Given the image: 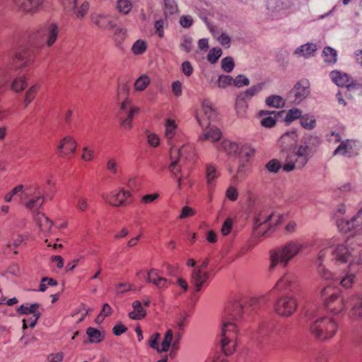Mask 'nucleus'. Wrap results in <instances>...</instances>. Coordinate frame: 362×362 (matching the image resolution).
<instances>
[{
  "mask_svg": "<svg viewBox=\"0 0 362 362\" xmlns=\"http://www.w3.org/2000/svg\"><path fill=\"white\" fill-rule=\"evenodd\" d=\"M209 262L204 260L201 265L193 269L191 272V284L193 286L194 292L201 291L202 286L206 283L209 273L204 272V269L208 266Z\"/></svg>",
  "mask_w": 362,
  "mask_h": 362,
  "instance_id": "11",
  "label": "nucleus"
},
{
  "mask_svg": "<svg viewBox=\"0 0 362 362\" xmlns=\"http://www.w3.org/2000/svg\"><path fill=\"white\" fill-rule=\"evenodd\" d=\"M132 307L134 310L129 313V318L138 320L144 318L146 316V312L142 307L141 303L139 300L134 301L132 303Z\"/></svg>",
  "mask_w": 362,
  "mask_h": 362,
  "instance_id": "27",
  "label": "nucleus"
},
{
  "mask_svg": "<svg viewBox=\"0 0 362 362\" xmlns=\"http://www.w3.org/2000/svg\"><path fill=\"white\" fill-rule=\"evenodd\" d=\"M40 305L39 303H33L31 304L30 306H28V304L26 305H21L18 309L17 312L21 315H26V314H37L40 313L36 310L37 308H40Z\"/></svg>",
  "mask_w": 362,
  "mask_h": 362,
  "instance_id": "36",
  "label": "nucleus"
},
{
  "mask_svg": "<svg viewBox=\"0 0 362 362\" xmlns=\"http://www.w3.org/2000/svg\"><path fill=\"white\" fill-rule=\"evenodd\" d=\"M274 330L267 324H262L259 326L257 330L254 332L252 337L257 339H264L265 337H274L273 334Z\"/></svg>",
  "mask_w": 362,
  "mask_h": 362,
  "instance_id": "28",
  "label": "nucleus"
},
{
  "mask_svg": "<svg viewBox=\"0 0 362 362\" xmlns=\"http://www.w3.org/2000/svg\"><path fill=\"white\" fill-rule=\"evenodd\" d=\"M247 103L246 100H243L238 95L235 101V110L239 116L243 117L246 112L247 108Z\"/></svg>",
  "mask_w": 362,
  "mask_h": 362,
  "instance_id": "41",
  "label": "nucleus"
},
{
  "mask_svg": "<svg viewBox=\"0 0 362 362\" xmlns=\"http://www.w3.org/2000/svg\"><path fill=\"white\" fill-rule=\"evenodd\" d=\"M281 216L274 212L262 211L257 214L254 221L255 235H267L269 231L281 222Z\"/></svg>",
  "mask_w": 362,
  "mask_h": 362,
  "instance_id": "8",
  "label": "nucleus"
},
{
  "mask_svg": "<svg viewBox=\"0 0 362 362\" xmlns=\"http://www.w3.org/2000/svg\"><path fill=\"white\" fill-rule=\"evenodd\" d=\"M41 315V313H37L35 315H33L31 317H28L27 318L23 319V328L25 329L28 327H33L35 326L37 320L40 318Z\"/></svg>",
  "mask_w": 362,
  "mask_h": 362,
  "instance_id": "50",
  "label": "nucleus"
},
{
  "mask_svg": "<svg viewBox=\"0 0 362 362\" xmlns=\"http://www.w3.org/2000/svg\"><path fill=\"white\" fill-rule=\"evenodd\" d=\"M305 317L310 332L315 337H322V339H329L334 337L337 325L333 319L321 317L314 306L306 311Z\"/></svg>",
  "mask_w": 362,
  "mask_h": 362,
  "instance_id": "4",
  "label": "nucleus"
},
{
  "mask_svg": "<svg viewBox=\"0 0 362 362\" xmlns=\"http://www.w3.org/2000/svg\"><path fill=\"white\" fill-rule=\"evenodd\" d=\"M315 362H330L328 353L324 351H320L315 357Z\"/></svg>",
  "mask_w": 362,
  "mask_h": 362,
  "instance_id": "64",
  "label": "nucleus"
},
{
  "mask_svg": "<svg viewBox=\"0 0 362 362\" xmlns=\"http://www.w3.org/2000/svg\"><path fill=\"white\" fill-rule=\"evenodd\" d=\"M164 1V13L165 16L173 15L177 11V5L175 0Z\"/></svg>",
  "mask_w": 362,
  "mask_h": 362,
  "instance_id": "40",
  "label": "nucleus"
},
{
  "mask_svg": "<svg viewBox=\"0 0 362 362\" xmlns=\"http://www.w3.org/2000/svg\"><path fill=\"white\" fill-rule=\"evenodd\" d=\"M266 104L272 107L280 108L284 106V100L280 96L277 95H272L269 96L266 100Z\"/></svg>",
  "mask_w": 362,
  "mask_h": 362,
  "instance_id": "35",
  "label": "nucleus"
},
{
  "mask_svg": "<svg viewBox=\"0 0 362 362\" xmlns=\"http://www.w3.org/2000/svg\"><path fill=\"white\" fill-rule=\"evenodd\" d=\"M23 189V185H19L15 188H13L11 192H9L7 194H6L4 199L6 202H10L12 200V197L17 194L18 192H21Z\"/></svg>",
  "mask_w": 362,
  "mask_h": 362,
  "instance_id": "58",
  "label": "nucleus"
},
{
  "mask_svg": "<svg viewBox=\"0 0 362 362\" xmlns=\"http://www.w3.org/2000/svg\"><path fill=\"white\" fill-rule=\"evenodd\" d=\"M250 84V80L245 75L240 74L234 78V86L238 88H241Z\"/></svg>",
  "mask_w": 362,
  "mask_h": 362,
  "instance_id": "52",
  "label": "nucleus"
},
{
  "mask_svg": "<svg viewBox=\"0 0 362 362\" xmlns=\"http://www.w3.org/2000/svg\"><path fill=\"white\" fill-rule=\"evenodd\" d=\"M297 306L296 300L291 296H284L279 298L274 305L276 312L282 316H289Z\"/></svg>",
  "mask_w": 362,
  "mask_h": 362,
  "instance_id": "14",
  "label": "nucleus"
},
{
  "mask_svg": "<svg viewBox=\"0 0 362 362\" xmlns=\"http://www.w3.org/2000/svg\"><path fill=\"white\" fill-rule=\"evenodd\" d=\"M361 235L348 238L345 243L336 245L332 253L333 258L341 262H350V265L362 264V243Z\"/></svg>",
  "mask_w": 362,
  "mask_h": 362,
  "instance_id": "3",
  "label": "nucleus"
},
{
  "mask_svg": "<svg viewBox=\"0 0 362 362\" xmlns=\"http://www.w3.org/2000/svg\"><path fill=\"white\" fill-rule=\"evenodd\" d=\"M293 5V0H267V8L272 18H281Z\"/></svg>",
  "mask_w": 362,
  "mask_h": 362,
  "instance_id": "13",
  "label": "nucleus"
},
{
  "mask_svg": "<svg viewBox=\"0 0 362 362\" xmlns=\"http://www.w3.org/2000/svg\"><path fill=\"white\" fill-rule=\"evenodd\" d=\"M349 306L351 307L350 317L362 319V296H353L349 301Z\"/></svg>",
  "mask_w": 362,
  "mask_h": 362,
  "instance_id": "19",
  "label": "nucleus"
},
{
  "mask_svg": "<svg viewBox=\"0 0 362 362\" xmlns=\"http://www.w3.org/2000/svg\"><path fill=\"white\" fill-rule=\"evenodd\" d=\"M132 8V4L129 0H119L117 1V8L119 12L127 14Z\"/></svg>",
  "mask_w": 362,
  "mask_h": 362,
  "instance_id": "51",
  "label": "nucleus"
},
{
  "mask_svg": "<svg viewBox=\"0 0 362 362\" xmlns=\"http://www.w3.org/2000/svg\"><path fill=\"white\" fill-rule=\"evenodd\" d=\"M329 76L332 81L338 86H346L347 88L351 80L348 74L337 70L331 71Z\"/></svg>",
  "mask_w": 362,
  "mask_h": 362,
  "instance_id": "25",
  "label": "nucleus"
},
{
  "mask_svg": "<svg viewBox=\"0 0 362 362\" xmlns=\"http://www.w3.org/2000/svg\"><path fill=\"white\" fill-rule=\"evenodd\" d=\"M319 295L321 301L334 315L341 313L347 303L341 295L340 288L331 284L323 286L320 289Z\"/></svg>",
  "mask_w": 362,
  "mask_h": 362,
  "instance_id": "6",
  "label": "nucleus"
},
{
  "mask_svg": "<svg viewBox=\"0 0 362 362\" xmlns=\"http://www.w3.org/2000/svg\"><path fill=\"white\" fill-rule=\"evenodd\" d=\"M298 138L296 131L291 130L285 132L279 139L281 151L283 154L286 153L285 164L283 166V170L286 172L292 171L295 168H303L312 158L320 144L317 136L305 135L300 144L296 147Z\"/></svg>",
  "mask_w": 362,
  "mask_h": 362,
  "instance_id": "1",
  "label": "nucleus"
},
{
  "mask_svg": "<svg viewBox=\"0 0 362 362\" xmlns=\"http://www.w3.org/2000/svg\"><path fill=\"white\" fill-rule=\"evenodd\" d=\"M176 124L175 121L172 119H168L165 123V137L168 140L173 139L176 129Z\"/></svg>",
  "mask_w": 362,
  "mask_h": 362,
  "instance_id": "45",
  "label": "nucleus"
},
{
  "mask_svg": "<svg viewBox=\"0 0 362 362\" xmlns=\"http://www.w3.org/2000/svg\"><path fill=\"white\" fill-rule=\"evenodd\" d=\"M237 341H220L219 347L226 356L233 354L237 349Z\"/></svg>",
  "mask_w": 362,
  "mask_h": 362,
  "instance_id": "30",
  "label": "nucleus"
},
{
  "mask_svg": "<svg viewBox=\"0 0 362 362\" xmlns=\"http://www.w3.org/2000/svg\"><path fill=\"white\" fill-rule=\"evenodd\" d=\"M302 116V112L298 108H292L286 114L284 121L286 124H290L293 121L300 119Z\"/></svg>",
  "mask_w": 362,
  "mask_h": 362,
  "instance_id": "39",
  "label": "nucleus"
},
{
  "mask_svg": "<svg viewBox=\"0 0 362 362\" xmlns=\"http://www.w3.org/2000/svg\"><path fill=\"white\" fill-rule=\"evenodd\" d=\"M310 83L307 79L298 81L290 90L288 98L298 105L305 100L310 94Z\"/></svg>",
  "mask_w": 362,
  "mask_h": 362,
  "instance_id": "12",
  "label": "nucleus"
},
{
  "mask_svg": "<svg viewBox=\"0 0 362 362\" xmlns=\"http://www.w3.org/2000/svg\"><path fill=\"white\" fill-rule=\"evenodd\" d=\"M234 66L235 64L231 57H226L221 59V68L226 73H230Z\"/></svg>",
  "mask_w": 362,
  "mask_h": 362,
  "instance_id": "47",
  "label": "nucleus"
},
{
  "mask_svg": "<svg viewBox=\"0 0 362 362\" xmlns=\"http://www.w3.org/2000/svg\"><path fill=\"white\" fill-rule=\"evenodd\" d=\"M76 199H77V202L76 204V208L81 211H86L88 207V199L84 197H76Z\"/></svg>",
  "mask_w": 362,
  "mask_h": 362,
  "instance_id": "55",
  "label": "nucleus"
},
{
  "mask_svg": "<svg viewBox=\"0 0 362 362\" xmlns=\"http://www.w3.org/2000/svg\"><path fill=\"white\" fill-rule=\"evenodd\" d=\"M175 333L173 332L172 329H169L167 330V332L165 334L164 338L163 339H173V336H175L176 339H180L182 335V329H176L175 328Z\"/></svg>",
  "mask_w": 362,
  "mask_h": 362,
  "instance_id": "56",
  "label": "nucleus"
},
{
  "mask_svg": "<svg viewBox=\"0 0 362 362\" xmlns=\"http://www.w3.org/2000/svg\"><path fill=\"white\" fill-rule=\"evenodd\" d=\"M36 93V86H32L25 94V105L27 107L28 104L34 99Z\"/></svg>",
  "mask_w": 362,
  "mask_h": 362,
  "instance_id": "57",
  "label": "nucleus"
},
{
  "mask_svg": "<svg viewBox=\"0 0 362 362\" xmlns=\"http://www.w3.org/2000/svg\"><path fill=\"white\" fill-rule=\"evenodd\" d=\"M63 141L66 144L67 151L71 153H74L76 148V143L75 140L72 137L67 136L63 139Z\"/></svg>",
  "mask_w": 362,
  "mask_h": 362,
  "instance_id": "53",
  "label": "nucleus"
},
{
  "mask_svg": "<svg viewBox=\"0 0 362 362\" xmlns=\"http://www.w3.org/2000/svg\"><path fill=\"white\" fill-rule=\"evenodd\" d=\"M120 110L125 116L121 119V124L125 128H132V118L139 112V108L132 105L131 101L127 98L122 103Z\"/></svg>",
  "mask_w": 362,
  "mask_h": 362,
  "instance_id": "15",
  "label": "nucleus"
},
{
  "mask_svg": "<svg viewBox=\"0 0 362 362\" xmlns=\"http://www.w3.org/2000/svg\"><path fill=\"white\" fill-rule=\"evenodd\" d=\"M324 61L327 64H334L337 62V52L331 47H325L322 51Z\"/></svg>",
  "mask_w": 362,
  "mask_h": 362,
  "instance_id": "31",
  "label": "nucleus"
},
{
  "mask_svg": "<svg viewBox=\"0 0 362 362\" xmlns=\"http://www.w3.org/2000/svg\"><path fill=\"white\" fill-rule=\"evenodd\" d=\"M146 48L147 46L145 41L138 40L134 43L132 50L135 54H141L146 50Z\"/></svg>",
  "mask_w": 362,
  "mask_h": 362,
  "instance_id": "48",
  "label": "nucleus"
},
{
  "mask_svg": "<svg viewBox=\"0 0 362 362\" xmlns=\"http://www.w3.org/2000/svg\"><path fill=\"white\" fill-rule=\"evenodd\" d=\"M168 282H170L167 279L158 276L154 282V285L158 288V289H164L168 287Z\"/></svg>",
  "mask_w": 362,
  "mask_h": 362,
  "instance_id": "60",
  "label": "nucleus"
},
{
  "mask_svg": "<svg viewBox=\"0 0 362 362\" xmlns=\"http://www.w3.org/2000/svg\"><path fill=\"white\" fill-rule=\"evenodd\" d=\"M133 286L132 285L128 283H120L117 285L116 287V293H123L126 291H132Z\"/></svg>",
  "mask_w": 362,
  "mask_h": 362,
  "instance_id": "61",
  "label": "nucleus"
},
{
  "mask_svg": "<svg viewBox=\"0 0 362 362\" xmlns=\"http://www.w3.org/2000/svg\"><path fill=\"white\" fill-rule=\"evenodd\" d=\"M148 341L149 346L156 349L158 353L166 352L168 351L172 341Z\"/></svg>",
  "mask_w": 362,
  "mask_h": 362,
  "instance_id": "33",
  "label": "nucleus"
},
{
  "mask_svg": "<svg viewBox=\"0 0 362 362\" xmlns=\"http://www.w3.org/2000/svg\"><path fill=\"white\" fill-rule=\"evenodd\" d=\"M184 149V146L181 147L178 150L179 157L182 156V151ZM174 151V147H172L170 148V159L172 160L171 163L170 164L168 169L170 172L171 173L173 177H177V176H180V173H182V164L180 163L181 159L180 158H177L175 159H173V152Z\"/></svg>",
  "mask_w": 362,
  "mask_h": 362,
  "instance_id": "20",
  "label": "nucleus"
},
{
  "mask_svg": "<svg viewBox=\"0 0 362 362\" xmlns=\"http://www.w3.org/2000/svg\"><path fill=\"white\" fill-rule=\"evenodd\" d=\"M45 199L44 195L38 194L31 198L25 205L28 209H39L43 205Z\"/></svg>",
  "mask_w": 362,
  "mask_h": 362,
  "instance_id": "34",
  "label": "nucleus"
},
{
  "mask_svg": "<svg viewBox=\"0 0 362 362\" xmlns=\"http://www.w3.org/2000/svg\"><path fill=\"white\" fill-rule=\"evenodd\" d=\"M222 49L219 47L212 48L208 55L207 59L211 64H215L222 55Z\"/></svg>",
  "mask_w": 362,
  "mask_h": 362,
  "instance_id": "44",
  "label": "nucleus"
},
{
  "mask_svg": "<svg viewBox=\"0 0 362 362\" xmlns=\"http://www.w3.org/2000/svg\"><path fill=\"white\" fill-rule=\"evenodd\" d=\"M92 21L103 29H112L115 28L111 18L107 14H93L91 16Z\"/></svg>",
  "mask_w": 362,
  "mask_h": 362,
  "instance_id": "21",
  "label": "nucleus"
},
{
  "mask_svg": "<svg viewBox=\"0 0 362 362\" xmlns=\"http://www.w3.org/2000/svg\"><path fill=\"white\" fill-rule=\"evenodd\" d=\"M304 247V245L298 240H291L271 252V264L269 270L273 269L278 264L284 267L293 259Z\"/></svg>",
  "mask_w": 362,
  "mask_h": 362,
  "instance_id": "5",
  "label": "nucleus"
},
{
  "mask_svg": "<svg viewBox=\"0 0 362 362\" xmlns=\"http://www.w3.org/2000/svg\"><path fill=\"white\" fill-rule=\"evenodd\" d=\"M264 86V83H257L246 90L239 93L238 95L240 97L241 100H245L247 102H249L253 96L257 95L262 90Z\"/></svg>",
  "mask_w": 362,
  "mask_h": 362,
  "instance_id": "26",
  "label": "nucleus"
},
{
  "mask_svg": "<svg viewBox=\"0 0 362 362\" xmlns=\"http://www.w3.org/2000/svg\"><path fill=\"white\" fill-rule=\"evenodd\" d=\"M218 41L219 43L226 47H229L230 45L231 39L226 33H222L218 37Z\"/></svg>",
  "mask_w": 362,
  "mask_h": 362,
  "instance_id": "63",
  "label": "nucleus"
},
{
  "mask_svg": "<svg viewBox=\"0 0 362 362\" xmlns=\"http://www.w3.org/2000/svg\"><path fill=\"white\" fill-rule=\"evenodd\" d=\"M343 224L344 226L341 227V230H351L356 228V233H358L362 229V228H357L360 225H362V207L351 220L342 221L341 225Z\"/></svg>",
  "mask_w": 362,
  "mask_h": 362,
  "instance_id": "22",
  "label": "nucleus"
},
{
  "mask_svg": "<svg viewBox=\"0 0 362 362\" xmlns=\"http://www.w3.org/2000/svg\"><path fill=\"white\" fill-rule=\"evenodd\" d=\"M86 334L89 339H100L105 337V332H100L93 327H88L86 330Z\"/></svg>",
  "mask_w": 362,
  "mask_h": 362,
  "instance_id": "46",
  "label": "nucleus"
},
{
  "mask_svg": "<svg viewBox=\"0 0 362 362\" xmlns=\"http://www.w3.org/2000/svg\"><path fill=\"white\" fill-rule=\"evenodd\" d=\"M218 86L221 88H225L228 86L234 85V78L229 75H220L217 81Z\"/></svg>",
  "mask_w": 362,
  "mask_h": 362,
  "instance_id": "42",
  "label": "nucleus"
},
{
  "mask_svg": "<svg viewBox=\"0 0 362 362\" xmlns=\"http://www.w3.org/2000/svg\"><path fill=\"white\" fill-rule=\"evenodd\" d=\"M281 167V163L276 159L271 160L266 165V168L271 173H277Z\"/></svg>",
  "mask_w": 362,
  "mask_h": 362,
  "instance_id": "54",
  "label": "nucleus"
},
{
  "mask_svg": "<svg viewBox=\"0 0 362 362\" xmlns=\"http://www.w3.org/2000/svg\"><path fill=\"white\" fill-rule=\"evenodd\" d=\"M339 243H337L336 239L332 238L329 240H326V243L323 244V245L325 246V248L322 249L319 253L317 258L315 262V264L317 267L318 272L320 275L325 279H329L332 277V274L331 272H329L328 269H325V267L322 265V262L327 253L330 254L331 259L333 261H335L336 262L341 263V262L337 261L333 258L332 251L333 248L336 246V245H338Z\"/></svg>",
  "mask_w": 362,
  "mask_h": 362,
  "instance_id": "10",
  "label": "nucleus"
},
{
  "mask_svg": "<svg viewBox=\"0 0 362 362\" xmlns=\"http://www.w3.org/2000/svg\"><path fill=\"white\" fill-rule=\"evenodd\" d=\"M83 153L81 156V158L85 161H90L93 159L94 156L93 150L89 148L88 147H84L83 148Z\"/></svg>",
  "mask_w": 362,
  "mask_h": 362,
  "instance_id": "62",
  "label": "nucleus"
},
{
  "mask_svg": "<svg viewBox=\"0 0 362 362\" xmlns=\"http://www.w3.org/2000/svg\"><path fill=\"white\" fill-rule=\"evenodd\" d=\"M269 115H270V112L267 110H261L259 112V117L266 116L261 120V124L264 127L270 128V127H274L276 124L275 117H272Z\"/></svg>",
  "mask_w": 362,
  "mask_h": 362,
  "instance_id": "32",
  "label": "nucleus"
},
{
  "mask_svg": "<svg viewBox=\"0 0 362 362\" xmlns=\"http://www.w3.org/2000/svg\"><path fill=\"white\" fill-rule=\"evenodd\" d=\"M297 288V283L295 277L291 274H286L283 276L276 284L275 288L284 291L293 292Z\"/></svg>",
  "mask_w": 362,
  "mask_h": 362,
  "instance_id": "18",
  "label": "nucleus"
},
{
  "mask_svg": "<svg viewBox=\"0 0 362 362\" xmlns=\"http://www.w3.org/2000/svg\"><path fill=\"white\" fill-rule=\"evenodd\" d=\"M192 38L189 36H185L180 45L181 48L183 49L185 52H189L192 49Z\"/></svg>",
  "mask_w": 362,
  "mask_h": 362,
  "instance_id": "59",
  "label": "nucleus"
},
{
  "mask_svg": "<svg viewBox=\"0 0 362 362\" xmlns=\"http://www.w3.org/2000/svg\"><path fill=\"white\" fill-rule=\"evenodd\" d=\"M354 264H354L353 265L349 264V272L347 274H346L339 281V284L341 286V287L346 289L351 288L356 281V275L354 273L352 269H351V267H354Z\"/></svg>",
  "mask_w": 362,
  "mask_h": 362,
  "instance_id": "29",
  "label": "nucleus"
},
{
  "mask_svg": "<svg viewBox=\"0 0 362 362\" xmlns=\"http://www.w3.org/2000/svg\"><path fill=\"white\" fill-rule=\"evenodd\" d=\"M59 34V28L57 24L50 23L44 30V38L48 47H51L55 42Z\"/></svg>",
  "mask_w": 362,
  "mask_h": 362,
  "instance_id": "23",
  "label": "nucleus"
},
{
  "mask_svg": "<svg viewBox=\"0 0 362 362\" xmlns=\"http://www.w3.org/2000/svg\"><path fill=\"white\" fill-rule=\"evenodd\" d=\"M224 150L230 155H235L239 153V146L237 143L227 141L223 144Z\"/></svg>",
  "mask_w": 362,
  "mask_h": 362,
  "instance_id": "43",
  "label": "nucleus"
},
{
  "mask_svg": "<svg viewBox=\"0 0 362 362\" xmlns=\"http://www.w3.org/2000/svg\"><path fill=\"white\" fill-rule=\"evenodd\" d=\"M329 140L340 142V144L333 152L334 156L341 155L351 158L357 154L358 142L356 140L346 139L342 141L340 134L337 132H332L329 136Z\"/></svg>",
  "mask_w": 362,
  "mask_h": 362,
  "instance_id": "9",
  "label": "nucleus"
},
{
  "mask_svg": "<svg viewBox=\"0 0 362 362\" xmlns=\"http://www.w3.org/2000/svg\"><path fill=\"white\" fill-rule=\"evenodd\" d=\"M218 177V174L214 165L209 164L206 169V179L207 185L211 187L213 185V182L215 179Z\"/></svg>",
  "mask_w": 362,
  "mask_h": 362,
  "instance_id": "38",
  "label": "nucleus"
},
{
  "mask_svg": "<svg viewBox=\"0 0 362 362\" xmlns=\"http://www.w3.org/2000/svg\"><path fill=\"white\" fill-rule=\"evenodd\" d=\"M132 196L129 190L121 189L119 192H112L109 195H103L106 202L114 206H123L127 203V199Z\"/></svg>",
  "mask_w": 362,
  "mask_h": 362,
  "instance_id": "16",
  "label": "nucleus"
},
{
  "mask_svg": "<svg viewBox=\"0 0 362 362\" xmlns=\"http://www.w3.org/2000/svg\"><path fill=\"white\" fill-rule=\"evenodd\" d=\"M202 108L204 110L205 119H201L197 117L199 125L204 129L206 127L209 130L206 131L202 136H200L201 140H210L211 141H216L220 139L221 136V131L211 125L216 117V113L212 107L211 103L208 100H204L202 103Z\"/></svg>",
  "mask_w": 362,
  "mask_h": 362,
  "instance_id": "7",
  "label": "nucleus"
},
{
  "mask_svg": "<svg viewBox=\"0 0 362 362\" xmlns=\"http://www.w3.org/2000/svg\"><path fill=\"white\" fill-rule=\"evenodd\" d=\"M13 1L19 9L33 14L40 8L43 0H13Z\"/></svg>",
  "mask_w": 362,
  "mask_h": 362,
  "instance_id": "17",
  "label": "nucleus"
},
{
  "mask_svg": "<svg viewBox=\"0 0 362 362\" xmlns=\"http://www.w3.org/2000/svg\"><path fill=\"white\" fill-rule=\"evenodd\" d=\"M264 302V298L252 299L250 302L246 300H234L224 309L221 316L219 336L220 339H237L241 337L238 329V323L245 319L250 312L251 307L257 304L261 305Z\"/></svg>",
  "mask_w": 362,
  "mask_h": 362,
  "instance_id": "2",
  "label": "nucleus"
},
{
  "mask_svg": "<svg viewBox=\"0 0 362 362\" xmlns=\"http://www.w3.org/2000/svg\"><path fill=\"white\" fill-rule=\"evenodd\" d=\"M317 49V45L315 43L308 42L297 47L293 52V54L298 57L309 58L314 55Z\"/></svg>",
  "mask_w": 362,
  "mask_h": 362,
  "instance_id": "24",
  "label": "nucleus"
},
{
  "mask_svg": "<svg viewBox=\"0 0 362 362\" xmlns=\"http://www.w3.org/2000/svg\"><path fill=\"white\" fill-rule=\"evenodd\" d=\"M300 124L307 129H312L315 127L316 121L313 115H304L300 119Z\"/></svg>",
  "mask_w": 362,
  "mask_h": 362,
  "instance_id": "37",
  "label": "nucleus"
},
{
  "mask_svg": "<svg viewBox=\"0 0 362 362\" xmlns=\"http://www.w3.org/2000/svg\"><path fill=\"white\" fill-rule=\"evenodd\" d=\"M149 82L148 77L146 75H142L135 81V88L140 91L143 90L147 87Z\"/></svg>",
  "mask_w": 362,
  "mask_h": 362,
  "instance_id": "49",
  "label": "nucleus"
}]
</instances>
